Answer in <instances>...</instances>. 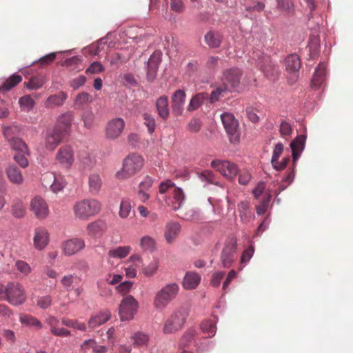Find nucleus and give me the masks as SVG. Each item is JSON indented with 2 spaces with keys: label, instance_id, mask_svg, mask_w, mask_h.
<instances>
[{
  "label": "nucleus",
  "instance_id": "nucleus-48",
  "mask_svg": "<svg viewBox=\"0 0 353 353\" xmlns=\"http://www.w3.org/2000/svg\"><path fill=\"white\" fill-rule=\"evenodd\" d=\"M61 323L66 327H72L81 331L86 330V325L83 323H79L77 320L70 319L64 317L61 319Z\"/></svg>",
  "mask_w": 353,
  "mask_h": 353
},
{
  "label": "nucleus",
  "instance_id": "nucleus-32",
  "mask_svg": "<svg viewBox=\"0 0 353 353\" xmlns=\"http://www.w3.org/2000/svg\"><path fill=\"white\" fill-rule=\"evenodd\" d=\"M102 179L99 174L93 173L88 176L89 192L92 194H98L102 187Z\"/></svg>",
  "mask_w": 353,
  "mask_h": 353
},
{
  "label": "nucleus",
  "instance_id": "nucleus-59",
  "mask_svg": "<svg viewBox=\"0 0 353 353\" xmlns=\"http://www.w3.org/2000/svg\"><path fill=\"white\" fill-rule=\"evenodd\" d=\"M3 338L10 344H14L16 341V336L14 331L8 329H3L1 332Z\"/></svg>",
  "mask_w": 353,
  "mask_h": 353
},
{
  "label": "nucleus",
  "instance_id": "nucleus-63",
  "mask_svg": "<svg viewBox=\"0 0 353 353\" xmlns=\"http://www.w3.org/2000/svg\"><path fill=\"white\" fill-rule=\"evenodd\" d=\"M52 303V298L50 296H40L37 299V305L43 310L48 308Z\"/></svg>",
  "mask_w": 353,
  "mask_h": 353
},
{
  "label": "nucleus",
  "instance_id": "nucleus-31",
  "mask_svg": "<svg viewBox=\"0 0 353 353\" xmlns=\"http://www.w3.org/2000/svg\"><path fill=\"white\" fill-rule=\"evenodd\" d=\"M241 72L238 68H232L228 70L224 73L225 81L231 85L232 88L238 86L240 82Z\"/></svg>",
  "mask_w": 353,
  "mask_h": 353
},
{
  "label": "nucleus",
  "instance_id": "nucleus-5",
  "mask_svg": "<svg viewBox=\"0 0 353 353\" xmlns=\"http://www.w3.org/2000/svg\"><path fill=\"white\" fill-rule=\"evenodd\" d=\"M139 307L138 301L132 296L124 297L119 305V314L121 321L132 319Z\"/></svg>",
  "mask_w": 353,
  "mask_h": 353
},
{
  "label": "nucleus",
  "instance_id": "nucleus-61",
  "mask_svg": "<svg viewBox=\"0 0 353 353\" xmlns=\"http://www.w3.org/2000/svg\"><path fill=\"white\" fill-rule=\"evenodd\" d=\"M201 128V122L199 119H192L188 124L187 129L189 132L196 133L198 132Z\"/></svg>",
  "mask_w": 353,
  "mask_h": 353
},
{
  "label": "nucleus",
  "instance_id": "nucleus-24",
  "mask_svg": "<svg viewBox=\"0 0 353 353\" xmlns=\"http://www.w3.org/2000/svg\"><path fill=\"white\" fill-rule=\"evenodd\" d=\"M72 119L73 115L72 113H65L59 117L57 123L54 128H59L61 133L65 136L70 130Z\"/></svg>",
  "mask_w": 353,
  "mask_h": 353
},
{
  "label": "nucleus",
  "instance_id": "nucleus-30",
  "mask_svg": "<svg viewBox=\"0 0 353 353\" xmlns=\"http://www.w3.org/2000/svg\"><path fill=\"white\" fill-rule=\"evenodd\" d=\"M6 174L11 183L20 185L23 182V177L19 168L15 165H9L6 168Z\"/></svg>",
  "mask_w": 353,
  "mask_h": 353
},
{
  "label": "nucleus",
  "instance_id": "nucleus-60",
  "mask_svg": "<svg viewBox=\"0 0 353 353\" xmlns=\"http://www.w3.org/2000/svg\"><path fill=\"white\" fill-rule=\"evenodd\" d=\"M104 70L103 65L98 61L93 62L85 70L86 74H98Z\"/></svg>",
  "mask_w": 353,
  "mask_h": 353
},
{
  "label": "nucleus",
  "instance_id": "nucleus-25",
  "mask_svg": "<svg viewBox=\"0 0 353 353\" xmlns=\"http://www.w3.org/2000/svg\"><path fill=\"white\" fill-rule=\"evenodd\" d=\"M106 223L102 220H97L89 223L86 230L90 236H100L106 230Z\"/></svg>",
  "mask_w": 353,
  "mask_h": 353
},
{
  "label": "nucleus",
  "instance_id": "nucleus-51",
  "mask_svg": "<svg viewBox=\"0 0 353 353\" xmlns=\"http://www.w3.org/2000/svg\"><path fill=\"white\" fill-rule=\"evenodd\" d=\"M12 214L14 217L20 219L26 214V207L21 201L15 203L12 208Z\"/></svg>",
  "mask_w": 353,
  "mask_h": 353
},
{
  "label": "nucleus",
  "instance_id": "nucleus-47",
  "mask_svg": "<svg viewBox=\"0 0 353 353\" xmlns=\"http://www.w3.org/2000/svg\"><path fill=\"white\" fill-rule=\"evenodd\" d=\"M92 101V97L88 93L83 92L79 93L74 99V103L76 106L81 108Z\"/></svg>",
  "mask_w": 353,
  "mask_h": 353
},
{
  "label": "nucleus",
  "instance_id": "nucleus-18",
  "mask_svg": "<svg viewBox=\"0 0 353 353\" xmlns=\"http://www.w3.org/2000/svg\"><path fill=\"white\" fill-rule=\"evenodd\" d=\"M49 243V233L45 228L38 227L34 232L33 244L38 250H43Z\"/></svg>",
  "mask_w": 353,
  "mask_h": 353
},
{
  "label": "nucleus",
  "instance_id": "nucleus-62",
  "mask_svg": "<svg viewBox=\"0 0 353 353\" xmlns=\"http://www.w3.org/2000/svg\"><path fill=\"white\" fill-rule=\"evenodd\" d=\"M86 81V77L84 75H79L76 78L72 79L69 85L74 90L78 89L79 87L83 85Z\"/></svg>",
  "mask_w": 353,
  "mask_h": 353
},
{
  "label": "nucleus",
  "instance_id": "nucleus-35",
  "mask_svg": "<svg viewBox=\"0 0 353 353\" xmlns=\"http://www.w3.org/2000/svg\"><path fill=\"white\" fill-rule=\"evenodd\" d=\"M61 65L68 68L70 71L75 72L83 70L82 59L79 56H74L71 58L65 59Z\"/></svg>",
  "mask_w": 353,
  "mask_h": 353
},
{
  "label": "nucleus",
  "instance_id": "nucleus-20",
  "mask_svg": "<svg viewBox=\"0 0 353 353\" xmlns=\"http://www.w3.org/2000/svg\"><path fill=\"white\" fill-rule=\"evenodd\" d=\"M186 94L184 90H178L172 94V110L174 114L179 116L182 114L183 111V105L185 101Z\"/></svg>",
  "mask_w": 353,
  "mask_h": 353
},
{
  "label": "nucleus",
  "instance_id": "nucleus-26",
  "mask_svg": "<svg viewBox=\"0 0 353 353\" xmlns=\"http://www.w3.org/2000/svg\"><path fill=\"white\" fill-rule=\"evenodd\" d=\"M19 322L22 325L32 327L35 330H41L43 327L42 323L38 319L27 314H20Z\"/></svg>",
  "mask_w": 353,
  "mask_h": 353
},
{
  "label": "nucleus",
  "instance_id": "nucleus-52",
  "mask_svg": "<svg viewBox=\"0 0 353 353\" xmlns=\"http://www.w3.org/2000/svg\"><path fill=\"white\" fill-rule=\"evenodd\" d=\"M81 164L84 170H90L95 165L96 159L94 157L86 154L85 157H81Z\"/></svg>",
  "mask_w": 353,
  "mask_h": 353
},
{
  "label": "nucleus",
  "instance_id": "nucleus-49",
  "mask_svg": "<svg viewBox=\"0 0 353 353\" xmlns=\"http://www.w3.org/2000/svg\"><path fill=\"white\" fill-rule=\"evenodd\" d=\"M201 329L203 332L208 334V337L213 336L216 330L215 323L211 320L203 321L201 324Z\"/></svg>",
  "mask_w": 353,
  "mask_h": 353
},
{
  "label": "nucleus",
  "instance_id": "nucleus-10",
  "mask_svg": "<svg viewBox=\"0 0 353 353\" xmlns=\"http://www.w3.org/2000/svg\"><path fill=\"white\" fill-rule=\"evenodd\" d=\"M236 241L234 239H230L225 244L221 255V261L223 267L229 268L235 261L236 259Z\"/></svg>",
  "mask_w": 353,
  "mask_h": 353
},
{
  "label": "nucleus",
  "instance_id": "nucleus-1",
  "mask_svg": "<svg viewBox=\"0 0 353 353\" xmlns=\"http://www.w3.org/2000/svg\"><path fill=\"white\" fill-rule=\"evenodd\" d=\"M144 160L136 153L128 155L123 161L122 168L119 170L116 176L118 179H127L139 172L143 168Z\"/></svg>",
  "mask_w": 353,
  "mask_h": 353
},
{
  "label": "nucleus",
  "instance_id": "nucleus-21",
  "mask_svg": "<svg viewBox=\"0 0 353 353\" xmlns=\"http://www.w3.org/2000/svg\"><path fill=\"white\" fill-rule=\"evenodd\" d=\"M201 279V276L199 274L193 271H188L183 277L182 286L185 290L196 289L199 285Z\"/></svg>",
  "mask_w": 353,
  "mask_h": 353
},
{
  "label": "nucleus",
  "instance_id": "nucleus-37",
  "mask_svg": "<svg viewBox=\"0 0 353 353\" xmlns=\"http://www.w3.org/2000/svg\"><path fill=\"white\" fill-rule=\"evenodd\" d=\"M208 97V94L207 93L202 92L196 94L191 99L188 107V110L192 112L198 109Z\"/></svg>",
  "mask_w": 353,
  "mask_h": 353
},
{
  "label": "nucleus",
  "instance_id": "nucleus-15",
  "mask_svg": "<svg viewBox=\"0 0 353 353\" xmlns=\"http://www.w3.org/2000/svg\"><path fill=\"white\" fill-rule=\"evenodd\" d=\"M30 210L34 214L36 217L39 219L46 218L49 213L47 203L43 199L39 196H36L32 199L30 203Z\"/></svg>",
  "mask_w": 353,
  "mask_h": 353
},
{
  "label": "nucleus",
  "instance_id": "nucleus-8",
  "mask_svg": "<svg viewBox=\"0 0 353 353\" xmlns=\"http://www.w3.org/2000/svg\"><path fill=\"white\" fill-rule=\"evenodd\" d=\"M212 167L230 180H233L239 173L236 164L228 161L214 160L211 163Z\"/></svg>",
  "mask_w": 353,
  "mask_h": 353
},
{
  "label": "nucleus",
  "instance_id": "nucleus-14",
  "mask_svg": "<svg viewBox=\"0 0 353 353\" xmlns=\"http://www.w3.org/2000/svg\"><path fill=\"white\" fill-rule=\"evenodd\" d=\"M13 130L14 129L12 127H6L3 129V134L9 141L13 150H17V152H27L28 150L27 145L21 139L13 137Z\"/></svg>",
  "mask_w": 353,
  "mask_h": 353
},
{
  "label": "nucleus",
  "instance_id": "nucleus-11",
  "mask_svg": "<svg viewBox=\"0 0 353 353\" xmlns=\"http://www.w3.org/2000/svg\"><path fill=\"white\" fill-rule=\"evenodd\" d=\"M56 161L65 168H70L74 161V152L70 145L61 147L56 154Z\"/></svg>",
  "mask_w": 353,
  "mask_h": 353
},
{
  "label": "nucleus",
  "instance_id": "nucleus-55",
  "mask_svg": "<svg viewBox=\"0 0 353 353\" xmlns=\"http://www.w3.org/2000/svg\"><path fill=\"white\" fill-rule=\"evenodd\" d=\"M19 103L21 107L27 111L31 110L35 104L34 99L30 95H26L21 97Z\"/></svg>",
  "mask_w": 353,
  "mask_h": 353
},
{
  "label": "nucleus",
  "instance_id": "nucleus-41",
  "mask_svg": "<svg viewBox=\"0 0 353 353\" xmlns=\"http://www.w3.org/2000/svg\"><path fill=\"white\" fill-rule=\"evenodd\" d=\"M14 268L20 276H28L32 272V268L30 265L26 261L23 260H17L14 263Z\"/></svg>",
  "mask_w": 353,
  "mask_h": 353
},
{
  "label": "nucleus",
  "instance_id": "nucleus-4",
  "mask_svg": "<svg viewBox=\"0 0 353 353\" xmlns=\"http://www.w3.org/2000/svg\"><path fill=\"white\" fill-rule=\"evenodd\" d=\"M179 287L176 283L165 285L155 295L154 306L157 309L165 308L177 296Z\"/></svg>",
  "mask_w": 353,
  "mask_h": 353
},
{
  "label": "nucleus",
  "instance_id": "nucleus-19",
  "mask_svg": "<svg viewBox=\"0 0 353 353\" xmlns=\"http://www.w3.org/2000/svg\"><path fill=\"white\" fill-rule=\"evenodd\" d=\"M85 248V242L82 239L74 238L63 243V252L65 255L72 256Z\"/></svg>",
  "mask_w": 353,
  "mask_h": 353
},
{
  "label": "nucleus",
  "instance_id": "nucleus-58",
  "mask_svg": "<svg viewBox=\"0 0 353 353\" xmlns=\"http://www.w3.org/2000/svg\"><path fill=\"white\" fill-rule=\"evenodd\" d=\"M130 203L127 200L122 201L120 205L119 216L121 218H126L130 214Z\"/></svg>",
  "mask_w": 353,
  "mask_h": 353
},
{
  "label": "nucleus",
  "instance_id": "nucleus-45",
  "mask_svg": "<svg viewBox=\"0 0 353 353\" xmlns=\"http://www.w3.org/2000/svg\"><path fill=\"white\" fill-rule=\"evenodd\" d=\"M238 211L243 222L247 223L250 218V205L248 201H242L238 204Z\"/></svg>",
  "mask_w": 353,
  "mask_h": 353
},
{
  "label": "nucleus",
  "instance_id": "nucleus-39",
  "mask_svg": "<svg viewBox=\"0 0 353 353\" xmlns=\"http://www.w3.org/2000/svg\"><path fill=\"white\" fill-rule=\"evenodd\" d=\"M172 194V207L174 210H176L181 207L185 200V196L182 190L179 188H174Z\"/></svg>",
  "mask_w": 353,
  "mask_h": 353
},
{
  "label": "nucleus",
  "instance_id": "nucleus-56",
  "mask_svg": "<svg viewBox=\"0 0 353 353\" xmlns=\"http://www.w3.org/2000/svg\"><path fill=\"white\" fill-rule=\"evenodd\" d=\"M29 155V152H19L14 156L15 161L21 167L26 168L28 165V161L27 156Z\"/></svg>",
  "mask_w": 353,
  "mask_h": 353
},
{
  "label": "nucleus",
  "instance_id": "nucleus-54",
  "mask_svg": "<svg viewBox=\"0 0 353 353\" xmlns=\"http://www.w3.org/2000/svg\"><path fill=\"white\" fill-rule=\"evenodd\" d=\"M228 90V87L225 83L222 86L218 87L216 90H213L210 94V102L214 103L219 99Z\"/></svg>",
  "mask_w": 353,
  "mask_h": 353
},
{
  "label": "nucleus",
  "instance_id": "nucleus-3",
  "mask_svg": "<svg viewBox=\"0 0 353 353\" xmlns=\"http://www.w3.org/2000/svg\"><path fill=\"white\" fill-rule=\"evenodd\" d=\"M101 209V203L94 199L79 201L73 207L75 216L81 220H86L96 215L100 212Z\"/></svg>",
  "mask_w": 353,
  "mask_h": 353
},
{
  "label": "nucleus",
  "instance_id": "nucleus-40",
  "mask_svg": "<svg viewBox=\"0 0 353 353\" xmlns=\"http://www.w3.org/2000/svg\"><path fill=\"white\" fill-rule=\"evenodd\" d=\"M81 281V278L74 274H67L63 276L61 283L64 289L69 292L73 289V284L77 283Z\"/></svg>",
  "mask_w": 353,
  "mask_h": 353
},
{
  "label": "nucleus",
  "instance_id": "nucleus-17",
  "mask_svg": "<svg viewBox=\"0 0 353 353\" xmlns=\"http://www.w3.org/2000/svg\"><path fill=\"white\" fill-rule=\"evenodd\" d=\"M162 53L160 51L154 52L148 61L147 78L149 81H153L157 74L158 68L161 62Z\"/></svg>",
  "mask_w": 353,
  "mask_h": 353
},
{
  "label": "nucleus",
  "instance_id": "nucleus-46",
  "mask_svg": "<svg viewBox=\"0 0 353 353\" xmlns=\"http://www.w3.org/2000/svg\"><path fill=\"white\" fill-rule=\"evenodd\" d=\"M131 250L130 246H120L109 251V256L114 258L123 259L127 256Z\"/></svg>",
  "mask_w": 353,
  "mask_h": 353
},
{
  "label": "nucleus",
  "instance_id": "nucleus-2",
  "mask_svg": "<svg viewBox=\"0 0 353 353\" xmlns=\"http://www.w3.org/2000/svg\"><path fill=\"white\" fill-rule=\"evenodd\" d=\"M188 314V308L185 307L177 308L164 322L162 332L165 334L178 332L183 327Z\"/></svg>",
  "mask_w": 353,
  "mask_h": 353
},
{
  "label": "nucleus",
  "instance_id": "nucleus-12",
  "mask_svg": "<svg viewBox=\"0 0 353 353\" xmlns=\"http://www.w3.org/2000/svg\"><path fill=\"white\" fill-rule=\"evenodd\" d=\"M64 137L59 128L48 129L45 136L46 148L49 150H54Z\"/></svg>",
  "mask_w": 353,
  "mask_h": 353
},
{
  "label": "nucleus",
  "instance_id": "nucleus-34",
  "mask_svg": "<svg viewBox=\"0 0 353 353\" xmlns=\"http://www.w3.org/2000/svg\"><path fill=\"white\" fill-rule=\"evenodd\" d=\"M223 37L217 32L210 31L205 35V41L210 48H217L222 43Z\"/></svg>",
  "mask_w": 353,
  "mask_h": 353
},
{
  "label": "nucleus",
  "instance_id": "nucleus-28",
  "mask_svg": "<svg viewBox=\"0 0 353 353\" xmlns=\"http://www.w3.org/2000/svg\"><path fill=\"white\" fill-rule=\"evenodd\" d=\"M325 79V65L324 63H319L315 70L312 79V87L318 89L324 83Z\"/></svg>",
  "mask_w": 353,
  "mask_h": 353
},
{
  "label": "nucleus",
  "instance_id": "nucleus-36",
  "mask_svg": "<svg viewBox=\"0 0 353 353\" xmlns=\"http://www.w3.org/2000/svg\"><path fill=\"white\" fill-rule=\"evenodd\" d=\"M110 316L111 313L109 310L101 312L90 319L88 322L89 327L92 329L95 328L96 327L107 322L110 319Z\"/></svg>",
  "mask_w": 353,
  "mask_h": 353
},
{
  "label": "nucleus",
  "instance_id": "nucleus-27",
  "mask_svg": "<svg viewBox=\"0 0 353 353\" xmlns=\"http://www.w3.org/2000/svg\"><path fill=\"white\" fill-rule=\"evenodd\" d=\"M180 229L181 225L176 222L171 221L166 224L164 236L168 243H172L174 241L180 232Z\"/></svg>",
  "mask_w": 353,
  "mask_h": 353
},
{
  "label": "nucleus",
  "instance_id": "nucleus-44",
  "mask_svg": "<svg viewBox=\"0 0 353 353\" xmlns=\"http://www.w3.org/2000/svg\"><path fill=\"white\" fill-rule=\"evenodd\" d=\"M81 119L83 121L84 127L90 129L93 128L94 124L95 117L91 108L86 109L83 111Z\"/></svg>",
  "mask_w": 353,
  "mask_h": 353
},
{
  "label": "nucleus",
  "instance_id": "nucleus-42",
  "mask_svg": "<svg viewBox=\"0 0 353 353\" xmlns=\"http://www.w3.org/2000/svg\"><path fill=\"white\" fill-rule=\"evenodd\" d=\"M159 268V261L158 259H154L148 265L143 266L141 273L145 277H152L155 275Z\"/></svg>",
  "mask_w": 353,
  "mask_h": 353
},
{
  "label": "nucleus",
  "instance_id": "nucleus-16",
  "mask_svg": "<svg viewBox=\"0 0 353 353\" xmlns=\"http://www.w3.org/2000/svg\"><path fill=\"white\" fill-rule=\"evenodd\" d=\"M42 181L46 185H50L52 190L57 193L63 189L65 181L62 176L53 173H46L43 175Z\"/></svg>",
  "mask_w": 353,
  "mask_h": 353
},
{
  "label": "nucleus",
  "instance_id": "nucleus-43",
  "mask_svg": "<svg viewBox=\"0 0 353 353\" xmlns=\"http://www.w3.org/2000/svg\"><path fill=\"white\" fill-rule=\"evenodd\" d=\"M21 81V76L13 74L3 82L1 87H0V91H8L19 84Z\"/></svg>",
  "mask_w": 353,
  "mask_h": 353
},
{
  "label": "nucleus",
  "instance_id": "nucleus-7",
  "mask_svg": "<svg viewBox=\"0 0 353 353\" xmlns=\"http://www.w3.org/2000/svg\"><path fill=\"white\" fill-rule=\"evenodd\" d=\"M221 119L224 128L230 137V142L234 144L239 143V122L234 116L231 113L225 112L221 114Z\"/></svg>",
  "mask_w": 353,
  "mask_h": 353
},
{
  "label": "nucleus",
  "instance_id": "nucleus-13",
  "mask_svg": "<svg viewBox=\"0 0 353 353\" xmlns=\"http://www.w3.org/2000/svg\"><path fill=\"white\" fill-rule=\"evenodd\" d=\"M252 58L259 61L261 68L267 76H274L273 72H277L275 65H272L270 57L259 50L252 52Z\"/></svg>",
  "mask_w": 353,
  "mask_h": 353
},
{
  "label": "nucleus",
  "instance_id": "nucleus-23",
  "mask_svg": "<svg viewBox=\"0 0 353 353\" xmlns=\"http://www.w3.org/2000/svg\"><path fill=\"white\" fill-rule=\"evenodd\" d=\"M305 137L303 135H299L290 143V148L292 152L293 163L295 164L296 161L299 158L301 152L305 147Z\"/></svg>",
  "mask_w": 353,
  "mask_h": 353
},
{
  "label": "nucleus",
  "instance_id": "nucleus-6",
  "mask_svg": "<svg viewBox=\"0 0 353 353\" xmlns=\"http://www.w3.org/2000/svg\"><path fill=\"white\" fill-rule=\"evenodd\" d=\"M27 296L24 287L18 282L8 283L7 301L12 305L18 306L24 303Z\"/></svg>",
  "mask_w": 353,
  "mask_h": 353
},
{
  "label": "nucleus",
  "instance_id": "nucleus-64",
  "mask_svg": "<svg viewBox=\"0 0 353 353\" xmlns=\"http://www.w3.org/2000/svg\"><path fill=\"white\" fill-rule=\"evenodd\" d=\"M171 10L177 13H181L185 10V6L182 0H170Z\"/></svg>",
  "mask_w": 353,
  "mask_h": 353
},
{
  "label": "nucleus",
  "instance_id": "nucleus-9",
  "mask_svg": "<svg viewBox=\"0 0 353 353\" xmlns=\"http://www.w3.org/2000/svg\"><path fill=\"white\" fill-rule=\"evenodd\" d=\"M125 121L121 118L110 120L105 128V135L108 139L115 140L120 137L125 128Z\"/></svg>",
  "mask_w": 353,
  "mask_h": 353
},
{
  "label": "nucleus",
  "instance_id": "nucleus-50",
  "mask_svg": "<svg viewBox=\"0 0 353 353\" xmlns=\"http://www.w3.org/2000/svg\"><path fill=\"white\" fill-rule=\"evenodd\" d=\"M46 83V79L43 76H37L32 77L27 84V87L30 90H37L41 88Z\"/></svg>",
  "mask_w": 353,
  "mask_h": 353
},
{
  "label": "nucleus",
  "instance_id": "nucleus-57",
  "mask_svg": "<svg viewBox=\"0 0 353 353\" xmlns=\"http://www.w3.org/2000/svg\"><path fill=\"white\" fill-rule=\"evenodd\" d=\"M132 339L135 344L138 345H143L147 344L149 340V336L145 333L137 332L132 336Z\"/></svg>",
  "mask_w": 353,
  "mask_h": 353
},
{
  "label": "nucleus",
  "instance_id": "nucleus-29",
  "mask_svg": "<svg viewBox=\"0 0 353 353\" xmlns=\"http://www.w3.org/2000/svg\"><path fill=\"white\" fill-rule=\"evenodd\" d=\"M156 108L159 116L163 120L168 119L170 115L168 97L161 96L158 98L156 102Z\"/></svg>",
  "mask_w": 353,
  "mask_h": 353
},
{
  "label": "nucleus",
  "instance_id": "nucleus-22",
  "mask_svg": "<svg viewBox=\"0 0 353 353\" xmlns=\"http://www.w3.org/2000/svg\"><path fill=\"white\" fill-rule=\"evenodd\" d=\"M286 70L292 74V78L296 80L298 77V72L301 68V61L298 55L292 54L287 57L285 59Z\"/></svg>",
  "mask_w": 353,
  "mask_h": 353
},
{
  "label": "nucleus",
  "instance_id": "nucleus-33",
  "mask_svg": "<svg viewBox=\"0 0 353 353\" xmlns=\"http://www.w3.org/2000/svg\"><path fill=\"white\" fill-rule=\"evenodd\" d=\"M68 97L67 93L65 92H60L57 94L50 96L45 102V105L47 108H53L61 105L64 103Z\"/></svg>",
  "mask_w": 353,
  "mask_h": 353
},
{
  "label": "nucleus",
  "instance_id": "nucleus-53",
  "mask_svg": "<svg viewBox=\"0 0 353 353\" xmlns=\"http://www.w3.org/2000/svg\"><path fill=\"white\" fill-rule=\"evenodd\" d=\"M142 117L144 124L148 128V132L150 134H152L155 130L156 126L154 118L153 116L148 113H144Z\"/></svg>",
  "mask_w": 353,
  "mask_h": 353
},
{
  "label": "nucleus",
  "instance_id": "nucleus-38",
  "mask_svg": "<svg viewBox=\"0 0 353 353\" xmlns=\"http://www.w3.org/2000/svg\"><path fill=\"white\" fill-rule=\"evenodd\" d=\"M139 246L144 252H153L156 250V241L150 236H143L140 239Z\"/></svg>",
  "mask_w": 353,
  "mask_h": 353
}]
</instances>
